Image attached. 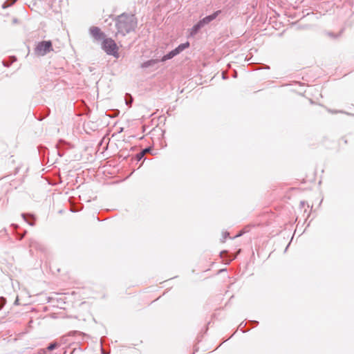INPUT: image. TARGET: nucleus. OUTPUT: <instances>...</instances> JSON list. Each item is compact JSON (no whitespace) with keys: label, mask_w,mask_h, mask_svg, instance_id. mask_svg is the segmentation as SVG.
Segmentation results:
<instances>
[{"label":"nucleus","mask_w":354,"mask_h":354,"mask_svg":"<svg viewBox=\"0 0 354 354\" xmlns=\"http://www.w3.org/2000/svg\"><path fill=\"white\" fill-rule=\"evenodd\" d=\"M145 156L144 154V151H142L140 153H139L138 154H137V158L138 160H140L141 158H142V157Z\"/></svg>","instance_id":"obj_11"},{"label":"nucleus","mask_w":354,"mask_h":354,"mask_svg":"<svg viewBox=\"0 0 354 354\" xmlns=\"http://www.w3.org/2000/svg\"><path fill=\"white\" fill-rule=\"evenodd\" d=\"M189 46V42H185L184 44H181L178 47H176L175 49L172 50L169 53L164 55L160 61L165 62L168 59H170L173 58L174 57L176 56L177 55L180 54L181 52H183L185 49L187 48Z\"/></svg>","instance_id":"obj_4"},{"label":"nucleus","mask_w":354,"mask_h":354,"mask_svg":"<svg viewBox=\"0 0 354 354\" xmlns=\"http://www.w3.org/2000/svg\"><path fill=\"white\" fill-rule=\"evenodd\" d=\"M102 354H106V352H104V351H102Z\"/></svg>","instance_id":"obj_17"},{"label":"nucleus","mask_w":354,"mask_h":354,"mask_svg":"<svg viewBox=\"0 0 354 354\" xmlns=\"http://www.w3.org/2000/svg\"><path fill=\"white\" fill-rule=\"evenodd\" d=\"M29 223L30 225H32H32H34V223H33V222H30V223Z\"/></svg>","instance_id":"obj_16"},{"label":"nucleus","mask_w":354,"mask_h":354,"mask_svg":"<svg viewBox=\"0 0 354 354\" xmlns=\"http://www.w3.org/2000/svg\"><path fill=\"white\" fill-rule=\"evenodd\" d=\"M117 34L122 36L133 31L137 26V20L133 15L123 13L119 15L115 19Z\"/></svg>","instance_id":"obj_1"},{"label":"nucleus","mask_w":354,"mask_h":354,"mask_svg":"<svg viewBox=\"0 0 354 354\" xmlns=\"http://www.w3.org/2000/svg\"><path fill=\"white\" fill-rule=\"evenodd\" d=\"M220 12H221L220 10L216 11L212 15H210L209 16L204 17L203 19L200 20L199 21L203 25V26H204L205 25L208 24L212 21L215 19L217 17V16L219 15Z\"/></svg>","instance_id":"obj_6"},{"label":"nucleus","mask_w":354,"mask_h":354,"mask_svg":"<svg viewBox=\"0 0 354 354\" xmlns=\"http://www.w3.org/2000/svg\"><path fill=\"white\" fill-rule=\"evenodd\" d=\"M39 354H46V350L45 349H41L39 351Z\"/></svg>","instance_id":"obj_12"},{"label":"nucleus","mask_w":354,"mask_h":354,"mask_svg":"<svg viewBox=\"0 0 354 354\" xmlns=\"http://www.w3.org/2000/svg\"><path fill=\"white\" fill-rule=\"evenodd\" d=\"M158 62H159L158 59H150V60H148V61L145 62L144 63H142V65H141V67L143 68H149L150 66H152L155 65Z\"/></svg>","instance_id":"obj_7"},{"label":"nucleus","mask_w":354,"mask_h":354,"mask_svg":"<svg viewBox=\"0 0 354 354\" xmlns=\"http://www.w3.org/2000/svg\"><path fill=\"white\" fill-rule=\"evenodd\" d=\"M21 216H22V217L24 218V219L25 221H26V215H25L24 214H23Z\"/></svg>","instance_id":"obj_14"},{"label":"nucleus","mask_w":354,"mask_h":354,"mask_svg":"<svg viewBox=\"0 0 354 354\" xmlns=\"http://www.w3.org/2000/svg\"><path fill=\"white\" fill-rule=\"evenodd\" d=\"M149 149H145L143 151H144V154L147 152Z\"/></svg>","instance_id":"obj_15"},{"label":"nucleus","mask_w":354,"mask_h":354,"mask_svg":"<svg viewBox=\"0 0 354 354\" xmlns=\"http://www.w3.org/2000/svg\"><path fill=\"white\" fill-rule=\"evenodd\" d=\"M53 50L52 43L50 41H44L39 42L36 48L35 53L39 56H44Z\"/></svg>","instance_id":"obj_3"},{"label":"nucleus","mask_w":354,"mask_h":354,"mask_svg":"<svg viewBox=\"0 0 354 354\" xmlns=\"http://www.w3.org/2000/svg\"><path fill=\"white\" fill-rule=\"evenodd\" d=\"M17 0H7L3 4V8H6L13 5Z\"/></svg>","instance_id":"obj_9"},{"label":"nucleus","mask_w":354,"mask_h":354,"mask_svg":"<svg viewBox=\"0 0 354 354\" xmlns=\"http://www.w3.org/2000/svg\"><path fill=\"white\" fill-rule=\"evenodd\" d=\"M102 48L109 55L118 58V48L115 41L111 38L104 39L102 42Z\"/></svg>","instance_id":"obj_2"},{"label":"nucleus","mask_w":354,"mask_h":354,"mask_svg":"<svg viewBox=\"0 0 354 354\" xmlns=\"http://www.w3.org/2000/svg\"><path fill=\"white\" fill-rule=\"evenodd\" d=\"M58 346V344L56 342H53L50 344V345L47 347V350L53 351Z\"/></svg>","instance_id":"obj_10"},{"label":"nucleus","mask_w":354,"mask_h":354,"mask_svg":"<svg viewBox=\"0 0 354 354\" xmlns=\"http://www.w3.org/2000/svg\"><path fill=\"white\" fill-rule=\"evenodd\" d=\"M90 34L97 41L102 40L104 39V34L101 31V30L96 26H92L90 28Z\"/></svg>","instance_id":"obj_5"},{"label":"nucleus","mask_w":354,"mask_h":354,"mask_svg":"<svg viewBox=\"0 0 354 354\" xmlns=\"http://www.w3.org/2000/svg\"><path fill=\"white\" fill-rule=\"evenodd\" d=\"M1 303H2L1 305H3L5 304V302H6V299L4 298L1 297Z\"/></svg>","instance_id":"obj_13"},{"label":"nucleus","mask_w":354,"mask_h":354,"mask_svg":"<svg viewBox=\"0 0 354 354\" xmlns=\"http://www.w3.org/2000/svg\"><path fill=\"white\" fill-rule=\"evenodd\" d=\"M203 27V25L201 24L200 21H198L196 24H195L191 29V35H196L198 30Z\"/></svg>","instance_id":"obj_8"}]
</instances>
